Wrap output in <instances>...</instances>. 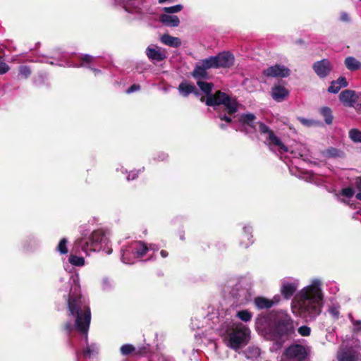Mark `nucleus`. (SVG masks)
Segmentation results:
<instances>
[{
    "label": "nucleus",
    "instance_id": "nucleus-39",
    "mask_svg": "<svg viewBox=\"0 0 361 361\" xmlns=\"http://www.w3.org/2000/svg\"><path fill=\"white\" fill-rule=\"evenodd\" d=\"M30 75L31 70L30 67L27 66H21L19 67V75H20L22 78L26 79L29 78Z\"/></svg>",
    "mask_w": 361,
    "mask_h": 361
},
{
    "label": "nucleus",
    "instance_id": "nucleus-52",
    "mask_svg": "<svg viewBox=\"0 0 361 361\" xmlns=\"http://www.w3.org/2000/svg\"><path fill=\"white\" fill-rule=\"evenodd\" d=\"M140 89V86L139 85L133 84L128 88V90H126V92L128 94H130L136 90H139Z\"/></svg>",
    "mask_w": 361,
    "mask_h": 361
},
{
    "label": "nucleus",
    "instance_id": "nucleus-58",
    "mask_svg": "<svg viewBox=\"0 0 361 361\" xmlns=\"http://www.w3.org/2000/svg\"><path fill=\"white\" fill-rule=\"evenodd\" d=\"M160 255L162 257L165 258V257H168L169 252L165 250H161L160 252Z\"/></svg>",
    "mask_w": 361,
    "mask_h": 361
},
{
    "label": "nucleus",
    "instance_id": "nucleus-9",
    "mask_svg": "<svg viewBox=\"0 0 361 361\" xmlns=\"http://www.w3.org/2000/svg\"><path fill=\"white\" fill-rule=\"evenodd\" d=\"M290 71L284 66L275 64L263 70L262 74L267 77L286 78L290 75Z\"/></svg>",
    "mask_w": 361,
    "mask_h": 361
},
{
    "label": "nucleus",
    "instance_id": "nucleus-6",
    "mask_svg": "<svg viewBox=\"0 0 361 361\" xmlns=\"http://www.w3.org/2000/svg\"><path fill=\"white\" fill-rule=\"evenodd\" d=\"M338 361H361V349L358 347L345 346L337 353Z\"/></svg>",
    "mask_w": 361,
    "mask_h": 361
},
{
    "label": "nucleus",
    "instance_id": "nucleus-47",
    "mask_svg": "<svg viewBox=\"0 0 361 361\" xmlns=\"http://www.w3.org/2000/svg\"><path fill=\"white\" fill-rule=\"evenodd\" d=\"M126 11L130 13H141L142 11L140 7L131 8L129 5H125L123 6Z\"/></svg>",
    "mask_w": 361,
    "mask_h": 361
},
{
    "label": "nucleus",
    "instance_id": "nucleus-26",
    "mask_svg": "<svg viewBox=\"0 0 361 361\" xmlns=\"http://www.w3.org/2000/svg\"><path fill=\"white\" fill-rule=\"evenodd\" d=\"M322 154L324 157L326 158H337V157H343L344 155V153L343 151L335 148V147H329L326 149H325Z\"/></svg>",
    "mask_w": 361,
    "mask_h": 361
},
{
    "label": "nucleus",
    "instance_id": "nucleus-53",
    "mask_svg": "<svg viewBox=\"0 0 361 361\" xmlns=\"http://www.w3.org/2000/svg\"><path fill=\"white\" fill-rule=\"evenodd\" d=\"M137 176H138V172L137 171V172L131 171L128 175L127 179H128V180H135Z\"/></svg>",
    "mask_w": 361,
    "mask_h": 361
},
{
    "label": "nucleus",
    "instance_id": "nucleus-37",
    "mask_svg": "<svg viewBox=\"0 0 361 361\" xmlns=\"http://www.w3.org/2000/svg\"><path fill=\"white\" fill-rule=\"evenodd\" d=\"M80 63L78 64V66L80 67H84L86 66V64H89L92 62L93 61V56L89 54H84L82 55L80 57Z\"/></svg>",
    "mask_w": 361,
    "mask_h": 361
},
{
    "label": "nucleus",
    "instance_id": "nucleus-45",
    "mask_svg": "<svg viewBox=\"0 0 361 361\" xmlns=\"http://www.w3.org/2000/svg\"><path fill=\"white\" fill-rule=\"evenodd\" d=\"M341 195H343L344 197L350 198L354 195L355 192L352 188L348 187V188H343L341 190Z\"/></svg>",
    "mask_w": 361,
    "mask_h": 361
},
{
    "label": "nucleus",
    "instance_id": "nucleus-13",
    "mask_svg": "<svg viewBox=\"0 0 361 361\" xmlns=\"http://www.w3.org/2000/svg\"><path fill=\"white\" fill-rule=\"evenodd\" d=\"M92 241L89 238H82L80 239H78L75 241L74 243V247L75 249V252H78L79 250H82V252H85L87 255H88L90 251H95L97 250V247L94 245V244L91 243Z\"/></svg>",
    "mask_w": 361,
    "mask_h": 361
},
{
    "label": "nucleus",
    "instance_id": "nucleus-60",
    "mask_svg": "<svg viewBox=\"0 0 361 361\" xmlns=\"http://www.w3.org/2000/svg\"><path fill=\"white\" fill-rule=\"evenodd\" d=\"M355 197L357 200L361 201V191L355 195Z\"/></svg>",
    "mask_w": 361,
    "mask_h": 361
},
{
    "label": "nucleus",
    "instance_id": "nucleus-51",
    "mask_svg": "<svg viewBox=\"0 0 361 361\" xmlns=\"http://www.w3.org/2000/svg\"><path fill=\"white\" fill-rule=\"evenodd\" d=\"M329 312L335 319H338L339 311L336 307H331Z\"/></svg>",
    "mask_w": 361,
    "mask_h": 361
},
{
    "label": "nucleus",
    "instance_id": "nucleus-63",
    "mask_svg": "<svg viewBox=\"0 0 361 361\" xmlns=\"http://www.w3.org/2000/svg\"><path fill=\"white\" fill-rule=\"evenodd\" d=\"M296 43L302 44L304 43V41L302 39H298L296 40Z\"/></svg>",
    "mask_w": 361,
    "mask_h": 361
},
{
    "label": "nucleus",
    "instance_id": "nucleus-1",
    "mask_svg": "<svg viewBox=\"0 0 361 361\" xmlns=\"http://www.w3.org/2000/svg\"><path fill=\"white\" fill-rule=\"evenodd\" d=\"M322 306L323 293L321 281L317 279L296 295L292 310L293 314L305 319L306 322H312L321 314Z\"/></svg>",
    "mask_w": 361,
    "mask_h": 361
},
{
    "label": "nucleus",
    "instance_id": "nucleus-3",
    "mask_svg": "<svg viewBox=\"0 0 361 361\" xmlns=\"http://www.w3.org/2000/svg\"><path fill=\"white\" fill-rule=\"evenodd\" d=\"M271 336L277 343L282 344L295 333L294 322L283 310H274L270 314Z\"/></svg>",
    "mask_w": 361,
    "mask_h": 361
},
{
    "label": "nucleus",
    "instance_id": "nucleus-61",
    "mask_svg": "<svg viewBox=\"0 0 361 361\" xmlns=\"http://www.w3.org/2000/svg\"><path fill=\"white\" fill-rule=\"evenodd\" d=\"M219 128H220L221 129L226 130V129L227 128V126H226V124H224V123H221V124L219 125Z\"/></svg>",
    "mask_w": 361,
    "mask_h": 361
},
{
    "label": "nucleus",
    "instance_id": "nucleus-44",
    "mask_svg": "<svg viewBox=\"0 0 361 361\" xmlns=\"http://www.w3.org/2000/svg\"><path fill=\"white\" fill-rule=\"evenodd\" d=\"M259 130L262 134H266L267 133L268 135H270V133H273V130H271L269 126H267L266 124L262 122H259Z\"/></svg>",
    "mask_w": 361,
    "mask_h": 361
},
{
    "label": "nucleus",
    "instance_id": "nucleus-59",
    "mask_svg": "<svg viewBox=\"0 0 361 361\" xmlns=\"http://www.w3.org/2000/svg\"><path fill=\"white\" fill-rule=\"evenodd\" d=\"M355 109L357 113L361 114V104H356V106H355Z\"/></svg>",
    "mask_w": 361,
    "mask_h": 361
},
{
    "label": "nucleus",
    "instance_id": "nucleus-20",
    "mask_svg": "<svg viewBox=\"0 0 361 361\" xmlns=\"http://www.w3.org/2000/svg\"><path fill=\"white\" fill-rule=\"evenodd\" d=\"M191 75L197 80H207L209 78L207 70L200 63L196 64L194 70L191 73Z\"/></svg>",
    "mask_w": 361,
    "mask_h": 361
},
{
    "label": "nucleus",
    "instance_id": "nucleus-35",
    "mask_svg": "<svg viewBox=\"0 0 361 361\" xmlns=\"http://www.w3.org/2000/svg\"><path fill=\"white\" fill-rule=\"evenodd\" d=\"M236 316L242 321L243 322H248L250 321L252 317V313L248 311L247 310H243L238 311L237 312Z\"/></svg>",
    "mask_w": 361,
    "mask_h": 361
},
{
    "label": "nucleus",
    "instance_id": "nucleus-12",
    "mask_svg": "<svg viewBox=\"0 0 361 361\" xmlns=\"http://www.w3.org/2000/svg\"><path fill=\"white\" fill-rule=\"evenodd\" d=\"M358 96L355 92L351 90H345L339 94V99L344 106L348 107H354L357 101Z\"/></svg>",
    "mask_w": 361,
    "mask_h": 361
},
{
    "label": "nucleus",
    "instance_id": "nucleus-19",
    "mask_svg": "<svg viewBox=\"0 0 361 361\" xmlns=\"http://www.w3.org/2000/svg\"><path fill=\"white\" fill-rule=\"evenodd\" d=\"M159 21L169 27H178L180 24V20L177 16H171L165 13L160 15Z\"/></svg>",
    "mask_w": 361,
    "mask_h": 361
},
{
    "label": "nucleus",
    "instance_id": "nucleus-8",
    "mask_svg": "<svg viewBox=\"0 0 361 361\" xmlns=\"http://www.w3.org/2000/svg\"><path fill=\"white\" fill-rule=\"evenodd\" d=\"M257 119L255 114L252 113L243 114L239 117V122L242 126L241 132L246 134L256 131L255 120Z\"/></svg>",
    "mask_w": 361,
    "mask_h": 361
},
{
    "label": "nucleus",
    "instance_id": "nucleus-4",
    "mask_svg": "<svg viewBox=\"0 0 361 361\" xmlns=\"http://www.w3.org/2000/svg\"><path fill=\"white\" fill-rule=\"evenodd\" d=\"M202 102H205L207 106H212L216 111H220L219 106L224 105L225 110L229 115H233L238 110L239 104L235 98H232L221 90H217L211 96L200 98Z\"/></svg>",
    "mask_w": 361,
    "mask_h": 361
},
{
    "label": "nucleus",
    "instance_id": "nucleus-38",
    "mask_svg": "<svg viewBox=\"0 0 361 361\" xmlns=\"http://www.w3.org/2000/svg\"><path fill=\"white\" fill-rule=\"evenodd\" d=\"M67 243L68 240L66 238H62L59 243L57 250L62 255L68 253Z\"/></svg>",
    "mask_w": 361,
    "mask_h": 361
},
{
    "label": "nucleus",
    "instance_id": "nucleus-11",
    "mask_svg": "<svg viewBox=\"0 0 361 361\" xmlns=\"http://www.w3.org/2000/svg\"><path fill=\"white\" fill-rule=\"evenodd\" d=\"M312 68L315 73L322 78L326 77L332 69L331 63L325 59L314 63Z\"/></svg>",
    "mask_w": 361,
    "mask_h": 361
},
{
    "label": "nucleus",
    "instance_id": "nucleus-31",
    "mask_svg": "<svg viewBox=\"0 0 361 361\" xmlns=\"http://www.w3.org/2000/svg\"><path fill=\"white\" fill-rule=\"evenodd\" d=\"M98 353V348L95 344L87 345L83 350L82 354L85 357H91L92 355Z\"/></svg>",
    "mask_w": 361,
    "mask_h": 361
},
{
    "label": "nucleus",
    "instance_id": "nucleus-27",
    "mask_svg": "<svg viewBox=\"0 0 361 361\" xmlns=\"http://www.w3.org/2000/svg\"><path fill=\"white\" fill-rule=\"evenodd\" d=\"M104 238V233L102 231L96 230L94 231L92 234L90 235L89 239L92 241L91 243L94 244V245L98 249L99 247L100 243L103 240Z\"/></svg>",
    "mask_w": 361,
    "mask_h": 361
},
{
    "label": "nucleus",
    "instance_id": "nucleus-32",
    "mask_svg": "<svg viewBox=\"0 0 361 361\" xmlns=\"http://www.w3.org/2000/svg\"><path fill=\"white\" fill-rule=\"evenodd\" d=\"M120 350L123 355H135V348L131 344H125L121 347Z\"/></svg>",
    "mask_w": 361,
    "mask_h": 361
},
{
    "label": "nucleus",
    "instance_id": "nucleus-5",
    "mask_svg": "<svg viewBox=\"0 0 361 361\" xmlns=\"http://www.w3.org/2000/svg\"><path fill=\"white\" fill-rule=\"evenodd\" d=\"M249 333V329L242 323L228 325L225 330V335L228 339L229 346L234 350H238L247 345Z\"/></svg>",
    "mask_w": 361,
    "mask_h": 361
},
{
    "label": "nucleus",
    "instance_id": "nucleus-24",
    "mask_svg": "<svg viewBox=\"0 0 361 361\" xmlns=\"http://www.w3.org/2000/svg\"><path fill=\"white\" fill-rule=\"evenodd\" d=\"M254 303L259 310L269 309L273 306V302L271 300L261 296L256 297L254 300Z\"/></svg>",
    "mask_w": 361,
    "mask_h": 361
},
{
    "label": "nucleus",
    "instance_id": "nucleus-14",
    "mask_svg": "<svg viewBox=\"0 0 361 361\" xmlns=\"http://www.w3.org/2000/svg\"><path fill=\"white\" fill-rule=\"evenodd\" d=\"M216 56L218 68H230L234 65V56L228 51H223Z\"/></svg>",
    "mask_w": 361,
    "mask_h": 361
},
{
    "label": "nucleus",
    "instance_id": "nucleus-42",
    "mask_svg": "<svg viewBox=\"0 0 361 361\" xmlns=\"http://www.w3.org/2000/svg\"><path fill=\"white\" fill-rule=\"evenodd\" d=\"M10 66L4 61L3 56H0V75H4L8 72Z\"/></svg>",
    "mask_w": 361,
    "mask_h": 361
},
{
    "label": "nucleus",
    "instance_id": "nucleus-2",
    "mask_svg": "<svg viewBox=\"0 0 361 361\" xmlns=\"http://www.w3.org/2000/svg\"><path fill=\"white\" fill-rule=\"evenodd\" d=\"M68 314L75 318V329L85 336L87 341V333L91 322V310L87 304L82 300L81 295L69 294L67 299Z\"/></svg>",
    "mask_w": 361,
    "mask_h": 361
},
{
    "label": "nucleus",
    "instance_id": "nucleus-49",
    "mask_svg": "<svg viewBox=\"0 0 361 361\" xmlns=\"http://www.w3.org/2000/svg\"><path fill=\"white\" fill-rule=\"evenodd\" d=\"M334 82H336L341 87H345L348 85L346 78L343 76L339 77L336 80H334Z\"/></svg>",
    "mask_w": 361,
    "mask_h": 361
},
{
    "label": "nucleus",
    "instance_id": "nucleus-46",
    "mask_svg": "<svg viewBox=\"0 0 361 361\" xmlns=\"http://www.w3.org/2000/svg\"><path fill=\"white\" fill-rule=\"evenodd\" d=\"M341 86L338 85L336 82L332 81L328 87V92L331 93H338L341 90Z\"/></svg>",
    "mask_w": 361,
    "mask_h": 361
},
{
    "label": "nucleus",
    "instance_id": "nucleus-21",
    "mask_svg": "<svg viewBox=\"0 0 361 361\" xmlns=\"http://www.w3.org/2000/svg\"><path fill=\"white\" fill-rule=\"evenodd\" d=\"M180 94L184 97H187L192 92L195 91V85L186 81L179 84L178 87Z\"/></svg>",
    "mask_w": 361,
    "mask_h": 361
},
{
    "label": "nucleus",
    "instance_id": "nucleus-48",
    "mask_svg": "<svg viewBox=\"0 0 361 361\" xmlns=\"http://www.w3.org/2000/svg\"><path fill=\"white\" fill-rule=\"evenodd\" d=\"M353 325V331L359 332L361 331V320H355L353 318L350 319Z\"/></svg>",
    "mask_w": 361,
    "mask_h": 361
},
{
    "label": "nucleus",
    "instance_id": "nucleus-54",
    "mask_svg": "<svg viewBox=\"0 0 361 361\" xmlns=\"http://www.w3.org/2000/svg\"><path fill=\"white\" fill-rule=\"evenodd\" d=\"M281 300V296L279 295H276L274 296L273 299L271 301L273 302V305L275 304H278Z\"/></svg>",
    "mask_w": 361,
    "mask_h": 361
},
{
    "label": "nucleus",
    "instance_id": "nucleus-62",
    "mask_svg": "<svg viewBox=\"0 0 361 361\" xmlns=\"http://www.w3.org/2000/svg\"><path fill=\"white\" fill-rule=\"evenodd\" d=\"M192 93H193L195 96H199V95H200V92H199V90L197 89V87H195V91L192 92Z\"/></svg>",
    "mask_w": 361,
    "mask_h": 361
},
{
    "label": "nucleus",
    "instance_id": "nucleus-40",
    "mask_svg": "<svg viewBox=\"0 0 361 361\" xmlns=\"http://www.w3.org/2000/svg\"><path fill=\"white\" fill-rule=\"evenodd\" d=\"M183 6L181 4H177L173 6L164 7L163 11L166 13H178L183 9Z\"/></svg>",
    "mask_w": 361,
    "mask_h": 361
},
{
    "label": "nucleus",
    "instance_id": "nucleus-56",
    "mask_svg": "<svg viewBox=\"0 0 361 361\" xmlns=\"http://www.w3.org/2000/svg\"><path fill=\"white\" fill-rule=\"evenodd\" d=\"M356 188L358 190L361 191V177H359L355 183Z\"/></svg>",
    "mask_w": 361,
    "mask_h": 361
},
{
    "label": "nucleus",
    "instance_id": "nucleus-10",
    "mask_svg": "<svg viewBox=\"0 0 361 361\" xmlns=\"http://www.w3.org/2000/svg\"><path fill=\"white\" fill-rule=\"evenodd\" d=\"M145 53L148 59L152 61L161 62L167 57L166 50L157 45L147 47Z\"/></svg>",
    "mask_w": 361,
    "mask_h": 361
},
{
    "label": "nucleus",
    "instance_id": "nucleus-34",
    "mask_svg": "<svg viewBox=\"0 0 361 361\" xmlns=\"http://www.w3.org/2000/svg\"><path fill=\"white\" fill-rule=\"evenodd\" d=\"M69 262L74 266H83L85 264V259L82 257H78L76 255H71L68 258Z\"/></svg>",
    "mask_w": 361,
    "mask_h": 361
},
{
    "label": "nucleus",
    "instance_id": "nucleus-57",
    "mask_svg": "<svg viewBox=\"0 0 361 361\" xmlns=\"http://www.w3.org/2000/svg\"><path fill=\"white\" fill-rule=\"evenodd\" d=\"M299 119H300V121L302 124H304V125H305V126H310V121H308V120H307V119H305V118H299Z\"/></svg>",
    "mask_w": 361,
    "mask_h": 361
},
{
    "label": "nucleus",
    "instance_id": "nucleus-55",
    "mask_svg": "<svg viewBox=\"0 0 361 361\" xmlns=\"http://www.w3.org/2000/svg\"><path fill=\"white\" fill-rule=\"evenodd\" d=\"M341 20L344 22H348L349 20V16L346 13H342L341 15Z\"/></svg>",
    "mask_w": 361,
    "mask_h": 361
},
{
    "label": "nucleus",
    "instance_id": "nucleus-28",
    "mask_svg": "<svg viewBox=\"0 0 361 361\" xmlns=\"http://www.w3.org/2000/svg\"><path fill=\"white\" fill-rule=\"evenodd\" d=\"M268 138L271 143L275 146L279 147L281 152H287L288 151V147L281 142V140L274 134V132L270 133Z\"/></svg>",
    "mask_w": 361,
    "mask_h": 361
},
{
    "label": "nucleus",
    "instance_id": "nucleus-7",
    "mask_svg": "<svg viewBox=\"0 0 361 361\" xmlns=\"http://www.w3.org/2000/svg\"><path fill=\"white\" fill-rule=\"evenodd\" d=\"M284 354L287 359L292 361H304L307 357L305 348L300 344L290 345Z\"/></svg>",
    "mask_w": 361,
    "mask_h": 361
},
{
    "label": "nucleus",
    "instance_id": "nucleus-33",
    "mask_svg": "<svg viewBox=\"0 0 361 361\" xmlns=\"http://www.w3.org/2000/svg\"><path fill=\"white\" fill-rule=\"evenodd\" d=\"M349 137L354 142H361V131L357 128L350 130Z\"/></svg>",
    "mask_w": 361,
    "mask_h": 361
},
{
    "label": "nucleus",
    "instance_id": "nucleus-43",
    "mask_svg": "<svg viewBox=\"0 0 361 361\" xmlns=\"http://www.w3.org/2000/svg\"><path fill=\"white\" fill-rule=\"evenodd\" d=\"M298 334L302 336H309L311 334V329L305 325H303L298 328Z\"/></svg>",
    "mask_w": 361,
    "mask_h": 361
},
{
    "label": "nucleus",
    "instance_id": "nucleus-25",
    "mask_svg": "<svg viewBox=\"0 0 361 361\" xmlns=\"http://www.w3.org/2000/svg\"><path fill=\"white\" fill-rule=\"evenodd\" d=\"M197 85L200 87V89L205 94V98L211 96L212 94V89L214 87V84L212 82H208L202 80H197Z\"/></svg>",
    "mask_w": 361,
    "mask_h": 361
},
{
    "label": "nucleus",
    "instance_id": "nucleus-15",
    "mask_svg": "<svg viewBox=\"0 0 361 361\" xmlns=\"http://www.w3.org/2000/svg\"><path fill=\"white\" fill-rule=\"evenodd\" d=\"M252 228L251 226L243 227L239 235V245L242 248L247 249L253 243Z\"/></svg>",
    "mask_w": 361,
    "mask_h": 361
},
{
    "label": "nucleus",
    "instance_id": "nucleus-41",
    "mask_svg": "<svg viewBox=\"0 0 361 361\" xmlns=\"http://www.w3.org/2000/svg\"><path fill=\"white\" fill-rule=\"evenodd\" d=\"M217 112H218V118L221 121H224L228 123H232L233 120L231 117V115L228 114L226 111L225 112V111H219Z\"/></svg>",
    "mask_w": 361,
    "mask_h": 361
},
{
    "label": "nucleus",
    "instance_id": "nucleus-30",
    "mask_svg": "<svg viewBox=\"0 0 361 361\" xmlns=\"http://www.w3.org/2000/svg\"><path fill=\"white\" fill-rule=\"evenodd\" d=\"M321 115L324 117L326 124L330 125L333 122L332 111L329 107L324 106L320 109Z\"/></svg>",
    "mask_w": 361,
    "mask_h": 361
},
{
    "label": "nucleus",
    "instance_id": "nucleus-17",
    "mask_svg": "<svg viewBox=\"0 0 361 361\" xmlns=\"http://www.w3.org/2000/svg\"><path fill=\"white\" fill-rule=\"evenodd\" d=\"M289 94V91L284 87L278 85L271 89V97L277 102L283 101Z\"/></svg>",
    "mask_w": 361,
    "mask_h": 361
},
{
    "label": "nucleus",
    "instance_id": "nucleus-50",
    "mask_svg": "<svg viewBox=\"0 0 361 361\" xmlns=\"http://www.w3.org/2000/svg\"><path fill=\"white\" fill-rule=\"evenodd\" d=\"M63 330L69 335L73 330L74 329V326L69 322H66L63 326Z\"/></svg>",
    "mask_w": 361,
    "mask_h": 361
},
{
    "label": "nucleus",
    "instance_id": "nucleus-18",
    "mask_svg": "<svg viewBox=\"0 0 361 361\" xmlns=\"http://www.w3.org/2000/svg\"><path fill=\"white\" fill-rule=\"evenodd\" d=\"M160 41L164 44L173 48H178L181 45V40L179 37L171 36L169 34H164L160 37Z\"/></svg>",
    "mask_w": 361,
    "mask_h": 361
},
{
    "label": "nucleus",
    "instance_id": "nucleus-22",
    "mask_svg": "<svg viewBox=\"0 0 361 361\" xmlns=\"http://www.w3.org/2000/svg\"><path fill=\"white\" fill-rule=\"evenodd\" d=\"M133 252L138 257H142L145 256L148 251V247L144 242L137 241L135 242L133 247Z\"/></svg>",
    "mask_w": 361,
    "mask_h": 361
},
{
    "label": "nucleus",
    "instance_id": "nucleus-23",
    "mask_svg": "<svg viewBox=\"0 0 361 361\" xmlns=\"http://www.w3.org/2000/svg\"><path fill=\"white\" fill-rule=\"evenodd\" d=\"M344 64L347 69L355 71L361 68V62L353 56H348L345 59Z\"/></svg>",
    "mask_w": 361,
    "mask_h": 361
},
{
    "label": "nucleus",
    "instance_id": "nucleus-36",
    "mask_svg": "<svg viewBox=\"0 0 361 361\" xmlns=\"http://www.w3.org/2000/svg\"><path fill=\"white\" fill-rule=\"evenodd\" d=\"M150 352L149 345H144L135 348V356H145Z\"/></svg>",
    "mask_w": 361,
    "mask_h": 361
},
{
    "label": "nucleus",
    "instance_id": "nucleus-16",
    "mask_svg": "<svg viewBox=\"0 0 361 361\" xmlns=\"http://www.w3.org/2000/svg\"><path fill=\"white\" fill-rule=\"evenodd\" d=\"M298 284L295 282L283 281L281 284L280 292L285 300L290 299L295 293Z\"/></svg>",
    "mask_w": 361,
    "mask_h": 361
},
{
    "label": "nucleus",
    "instance_id": "nucleus-29",
    "mask_svg": "<svg viewBox=\"0 0 361 361\" xmlns=\"http://www.w3.org/2000/svg\"><path fill=\"white\" fill-rule=\"evenodd\" d=\"M206 70L210 68H219L218 62L215 56L202 59L200 63Z\"/></svg>",
    "mask_w": 361,
    "mask_h": 361
}]
</instances>
